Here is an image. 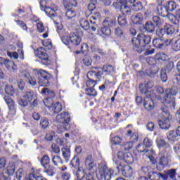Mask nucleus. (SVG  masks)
<instances>
[{
    "label": "nucleus",
    "instance_id": "f257e3e1",
    "mask_svg": "<svg viewBox=\"0 0 180 180\" xmlns=\"http://www.w3.org/2000/svg\"><path fill=\"white\" fill-rule=\"evenodd\" d=\"M132 49L136 53L141 54L143 51H145L144 56H151L155 53V49H147L148 44L151 43V37L150 35H146L144 33H141L137 35V37H133L131 39Z\"/></svg>",
    "mask_w": 180,
    "mask_h": 180
},
{
    "label": "nucleus",
    "instance_id": "f03ea898",
    "mask_svg": "<svg viewBox=\"0 0 180 180\" xmlns=\"http://www.w3.org/2000/svg\"><path fill=\"white\" fill-rule=\"evenodd\" d=\"M157 94H160L162 95L165 92V95L163 97L158 96L157 97L158 101H160L163 105H169L170 108L175 109V98L176 96V94H178V91L175 88L166 89L164 91V88L162 86H158L156 88Z\"/></svg>",
    "mask_w": 180,
    "mask_h": 180
},
{
    "label": "nucleus",
    "instance_id": "7ed1b4c3",
    "mask_svg": "<svg viewBox=\"0 0 180 180\" xmlns=\"http://www.w3.org/2000/svg\"><path fill=\"white\" fill-rule=\"evenodd\" d=\"M113 66L112 65H105L102 68L91 67L90 71L88 72L89 77H93L98 81H101V78L105 74V75H109L111 72H113Z\"/></svg>",
    "mask_w": 180,
    "mask_h": 180
},
{
    "label": "nucleus",
    "instance_id": "20e7f679",
    "mask_svg": "<svg viewBox=\"0 0 180 180\" xmlns=\"http://www.w3.org/2000/svg\"><path fill=\"white\" fill-rule=\"evenodd\" d=\"M162 120H159V126L160 129L167 130L171 127V120H172V115L169 113V106L162 105Z\"/></svg>",
    "mask_w": 180,
    "mask_h": 180
},
{
    "label": "nucleus",
    "instance_id": "39448f33",
    "mask_svg": "<svg viewBox=\"0 0 180 180\" xmlns=\"http://www.w3.org/2000/svg\"><path fill=\"white\" fill-rule=\"evenodd\" d=\"M32 72L34 75L38 78V84L39 86H50L51 75L49 73V72L43 69H34Z\"/></svg>",
    "mask_w": 180,
    "mask_h": 180
},
{
    "label": "nucleus",
    "instance_id": "423d86ee",
    "mask_svg": "<svg viewBox=\"0 0 180 180\" xmlns=\"http://www.w3.org/2000/svg\"><path fill=\"white\" fill-rule=\"evenodd\" d=\"M115 170L108 168L105 164L101 163L98 165L96 176L98 179L110 180Z\"/></svg>",
    "mask_w": 180,
    "mask_h": 180
},
{
    "label": "nucleus",
    "instance_id": "0eeeda50",
    "mask_svg": "<svg viewBox=\"0 0 180 180\" xmlns=\"http://www.w3.org/2000/svg\"><path fill=\"white\" fill-rule=\"evenodd\" d=\"M61 41L63 44L68 46V49H73V47L79 46L81 43V37L77 36L75 33H71L69 37L62 35Z\"/></svg>",
    "mask_w": 180,
    "mask_h": 180
},
{
    "label": "nucleus",
    "instance_id": "6e6552de",
    "mask_svg": "<svg viewBox=\"0 0 180 180\" xmlns=\"http://www.w3.org/2000/svg\"><path fill=\"white\" fill-rule=\"evenodd\" d=\"M34 54L40 60V63L42 65H50L51 60L50 56L47 53V51L44 47H39L34 51Z\"/></svg>",
    "mask_w": 180,
    "mask_h": 180
},
{
    "label": "nucleus",
    "instance_id": "1a4fd4ad",
    "mask_svg": "<svg viewBox=\"0 0 180 180\" xmlns=\"http://www.w3.org/2000/svg\"><path fill=\"white\" fill-rule=\"evenodd\" d=\"M34 98V94H33V92L28 91L25 93V94L22 97L18 98V105H20L22 108H26V106L29 105V102L30 103V102H32Z\"/></svg>",
    "mask_w": 180,
    "mask_h": 180
},
{
    "label": "nucleus",
    "instance_id": "9d476101",
    "mask_svg": "<svg viewBox=\"0 0 180 180\" xmlns=\"http://www.w3.org/2000/svg\"><path fill=\"white\" fill-rule=\"evenodd\" d=\"M168 167H169V159H168V157L162 155L157 158L156 169L158 171H164Z\"/></svg>",
    "mask_w": 180,
    "mask_h": 180
},
{
    "label": "nucleus",
    "instance_id": "9b49d317",
    "mask_svg": "<svg viewBox=\"0 0 180 180\" xmlns=\"http://www.w3.org/2000/svg\"><path fill=\"white\" fill-rule=\"evenodd\" d=\"M4 101L7 105L8 106V115L15 116L16 115V104L12 98L10 96H5Z\"/></svg>",
    "mask_w": 180,
    "mask_h": 180
},
{
    "label": "nucleus",
    "instance_id": "f8f14e48",
    "mask_svg": "<svg viewBox=\"0 0 180 180\" xmlns=\"http://www.w3.org/2000/svg\"><path fill=\"white\" fill-rule=\"evenodd\" d=\"M21 75L22 77H23L24 78H26L28 81V84H30V85H31L32 86H36V85H37V81L36 80V78H34V77H36V75H34V74L33 73V75H30V73L26 70H22L21 72Z\"/></svg>",
    "mask_w": 180,
    "mask_h": 180
},
{
    "label": "nucleus",
    "instance_id": "ddd939ff",
    "mask_svg": "<svg viewBox=\"0 0 180 180\" xmlns=\"http://www.w3.org/2000/svg\"><path fill=\"white\" fill-rule=\"evenodd\" d=\"M56 119L59 123H66L68 126H70L68 123L71 121V116L68 112H65L58 115Z\"/></svg>",
    "mask_w": 180,
    "mask_h": 180
},
{
    "label": "nucleus",
    "instance_id": "4468645a",
    "mask_svg": "<svg viewBox=\"0 0 180 180\" xmlns=\"http://www.w3.org/2000/svg\"><path fill=\"white\" fill-rule=\"evenodd\" d=\"M143 106L146 112H151V110H154L155 104L154 103L153 98H151V96H149V98L144 100Z\"/></svg>",
    "mask_w": 180,
    "mask_h": 180
},
{
    "label": "nucleus",
    "instance_id": "2eb2a0df",
    "mask_svg": "<svg viewBox=\"0 0 180 180\" xmlns=\"http://www.w3.org/2000/svg\"><path fill=\"white\" fill-rule=\"evenodd\" d=\"M161 178L164 180H168V178L171 179H175L176 176V169H171L165 171V174H160Z\"/></svg>",
    "mask_w": 180,
    "mask_h": 180
},
{
    "label": "nucleus",
    "instance_id": "dca6fc26",
    "mask_svg": "<svg viewBox=\"0 0 180 180\" xmlns=\"http://www.w3.org/2000/svg\"><path fill=\"white\" fill-rule=\"evenodd\" d=\"M157 12L158 15L162 18H167L168 20H169V15L171 13H169L166 6L159 4L157 7Z\"/></svg>",
    "mask_w": 180,
    "mask_h": 180
},
{
    "label": "nucleus",
    "instance_id": "f3484780",
    "mask_svg": "<svg viewBox=\"0 0 180 180\" xmlns=\"http://www.w3.org/2000/svg\"><path fill=\"white\" fill-rule=\"evenodd\" d=\"M169 20L172 25H179L180 23V9H177L175 14L169 15Z\"/></svg>",
    "mask_w": 180,
    "mask_h": 180
},
{
    "label": "nucleus",
    "instance_id": "a211bd4d",
    "mask_svg": "<svg viewBox=\"0 0 180 180\" xmlns=\"http://www.w3.org/2000/svg\"><path fill=\"white\" fill-rule=\"evenodd\" d=\"M121 174L125 178H131L133 176V168L129 165H126L122 167Z\"/></svg>",
    "mask_w": 180,
    "mask_h": 180
},
{
    "label": "nucleus",
    "instance_id": "6ab92c4d",
    "mask_svg": "<svg viewBox=\"0 0 180 180\" xmlns=\"http://www.w3.org/2000/svg\"><path fill=\"white\" fill-rule=\"evenodd\" d=\"M80 26H82L84 30H89L91 29V32H96V26L92 25V24H89V21L85 19H82L80 20Z\"/></svg>",
    "mask_w": 180,
    "mask_h": 180
},
{
    "label": "nucleus",
    "instance_id": "aec40b11",
    "mask_svg": "<svg viewBox=\"0 0 180 180\" xmlns=\"http://www.w3.org/2000/svg\"><path fill=\"white\" fill-rule=\"evenodd\" d=\"M96 4L98 0H90V4L87 6V11L85 12L86 18H89L92 15V12L96 9Z\"/></svg>",
    "mask_w": 180,
    "mask_h": 180
},
{
    "label": "nucleus",
    "instance_id": "412c9836",
    "mask_svg": "<svg viewBox=\"0 0 180 180\" xmlns=\"http://www.w3.org/2000/svg\"><path fill=\"white\" fill-rule=\"evenodd\" d=\"M126 137L129 139L131 143H137L139 141V133L136 131H131V129H129L127 131L125 134Z\"/></svg>",
    "mask_w": 180,
    "mask_h": 180
},
{
    "label": "nucleus",
    "instance_id": "4be33fe9",
    "mask_svg": "<svg viewBox=\"0 0 180 180\" xmlns=\"http://www.w3.org/2000/svg\"><path fill=\"white\" fill-rule=\"evenodd\" d=\"M98 33L100 36H103L104 37H109L112 34V30L106 25H103L98 30Z\"/></svg>",
    "mask_w": 180,
    "mask_h": 180
},
{
    "label": "nucleus",
    "instance_id": "5701e85b",
    "mask_svg": "<svg viewBox=\"0 0 180 180\" xmlns=\"http://www.w3.org/2000/svg\"><path fill=\"white\" fill-rule=\"evenodd\" d=\"M44 172L48 176H54L56 175V167L51 164L43 166Z\"/></svg>",
    "mask_w": 180,
    "mask_h": 180
},
{
    "label": "nucleus",
    "instance_id": "b1692460",
    "mask_svg": "<svg viewBox=\"0 0 180 180\" xmlns=\"http://www.w3.org/2000/svg\"><path fill=\"white\" fill-rule=\"evenodd\" d=\"M85 167L88 171H92L94 167L96 165L95 162H94V158H92V155H87L84 162Z\"/></svg>",
    "mask_w": 180,
    "mask_h": 180
},
{
    "label": "nucleus",
    "instance_id": "393cba45",
    "mask_svg": "<svg viewBox=\"0 0 180 180\" xmlns=\"http://www.w3.org/2000/svg\"><path fill=\"white\" fill-rule=\"evenodd\" d=\"M41 95H45L46 96H48V99H53V98H56V91L51 90L49 88H44L41 91Z\"/></svg>",
    "mask_w": 180,
    "mask_h": 180
},
{
    "label": "nucleus",
    "instance_id": "a878e982",
    "mask_svg": "<svg viewBox=\"0 0 180 180\" xmlns=\"http://www.w3.org/2000/svg\"><path fill=\"white\" fill-rule=\"evenodd\" d=\"M131 20L134 25H141L143 20H144V18L141 14L138 13L136 15H132L131 17Z\"/></svg>",
    "mask_w": 180,
    "mask_h": 180
},
{
    "label": "nucleus",
    "instance_id": "bb28decb",
    "mask_svg": "<svg viewBox=\"0 0 180 180\" xmlns=\"http://www.w3.org/2000/svg\"><path fill=\"white\" fill-rule=\"evenodd\" d=\"M61 151L64 160L66 162H68V161H70V158L71 157V149L68 148H62Z\"/></svg>",
    "mask_w": 180,
    "mask_h": 180
},
{
    "label": "nucleus",
    "instance_id": "cd10ccee",
    "mask_svg": "<svg viewBox=\"0 0 180 180\" xmlns=\"http://www.w3.org/2000/svg\"><path fill=\"white\" fill-rule=\"evenodd\" d=\"M87 78H88V80L86 82V86H87V88H95V85H96L98 82V80H94V79H96V78L94 77H89L88 75V72H87Z\"/></svg>",
    "mask_w": 180,
    "mask_h": 180
},
{
    "label": "nucleus",
    "instance_id": "c85d7f7f",
    "mask_svg": "<svg viewBox=\"0 0 180 180\" xmlns=\"http://www.w3.org/2000/svg\"><path fill=\"white\" fill-rule=\"evenodd\" d=\"M50 110H51V112H53L54 115H57L63 110V105H61V103H60V102H57L56 103L53 104Z\"/></svg>",
    "mask_w": 180,
    "mask_h": 180
},
{
    "label": "nucleus",
    "instance_id": "c756f323",
    "mask_svg": "<svg viewBox=\"0 0 180 180\" xmlns=\"http://www.w3.org/2000/svg\"><path fill=\"white\" fill-rule=\"evenodd\" d=\"M153 47L156 49H162L164 47V39L162 38H155L153 40Z\"/></svg>",
    "mask_w": 180,
    "mask_h": 180
},
{
    "label": "nucleus",
    "instance_id": "7c9ffc66",
    "mask_svg": "<svg viewBox=\"0 0 180 180\" xmlns=\"http://www.w3.org/2000/svg\"><path fill=\"white\" fill-rule=\"evenodd\" d=\"M165 6L168 12H174V11L176 9L178 5L176 4V2L174 1H169L166 3Z\"/></svg>",
    "mask_w": 180,
    "mask_h": 180
},
{
    "label": "nucleus",
    "instance_id": "2f4dec72",
    "mask_svg": "<svg viewBox=\"0 0 180 180\" xmlns=\"http://www.w3.org/2000/svg\"><path fill=\"white\" fill-rule=\"evenodd\" d=\"M154 169L151 166H142L141 168V172L142 175H145V176H148L151 172Z\"/></svg>",
    "mask_w": 180,
    "mask_h": 180
},
{
    "label": "nucleus",
    "instance_id": "473e14b6",
    "mask_svg": "<svg viewBox=\"0 0 180 180\" xmlns=\"http://www.w3.org/2000/svg\"><path fill=\"white\" fill-rule=\"evenodd\" d=\"M144 29L148 33H153L155 30V25L151 21H148L145 23Z\"/></svg>",
    "mask_w": 180,
    "mask_h": 180
},
{
    "label": "nucleus",
    "instance_id": "72a5a7b5",
    "mask_svg": "<svg viewBox=\"0 0 180 180\" xmlns=\"http://www.w3.org/2000/svg\"><path fill=\"white\" fill-rule=\"evenodd\" d=\"M164 31L165 33H167V34L172 35L174 34V33H175V27H174V25L167 24L164 27Z\"/></svg>",
    "mask_w": 180,
    "mask_h": 180
},
{
    "label": "nucleus",
    "instance_id": "f704fd0d",
    "mask_svg": "<svg viewBox=\"0 0 180 180\" xmlns=\"http://www.w3.org/2000/svg\"><path fill=\"white\" fill-rule=\"evenodd\" d=\"M114 34L120 39L124 38V30L120 27H117L114 30Z\"/></svg>",
    "mask_w": 180,
    "mask_h": 180
},
{
    "label": "nucleus",
    "instance_id": "c9c22d12",
    "mask_svg": "<svg viewBox=\"0 0 180 180\" xmlns=\"http://www.w3.org/2000/svg\"><path fill=\"white\" fill-rule=\"evenodd\" d=\"M55 27L59 36H63L65 30H64V26L63 25V24L55 22Z\"/></svg>",
    "mask_w": 180,
    "mask_h": 180
},
{
    "label": "nucleus",
    "instance_id": "e433bc0d",
    "mask_svg": "<svg viewBox=\"0 0 180 180\" xmlns=\"http://www.w3.org/2000/svg\"><path fill=\"white\" fill-rule=\"evenodd\" d=\"M103 26H108V27L110 28L112 27V26H114V25H116V21L115 20L111 19L109 17H107L103 20Z\"/></svg>",
    "mask_w": 180,
    "mask_h": 180
},
{
    "label": "nucleus",
    "instance_id": "4c0bfd02",
    "mask_svg": "<svg viewBox=\"0 0 180 180\" xmlns=\"http://www.w3.org/2000/svg\"><path fill=\"white\" fill-rule=\"evenodd\" d=\"M124 162L131 165L133 162H134V158H133V155L130 153H125V158H124Z\"/></svg>",
    "mask_w": 180,
    "mask_h": 180
},
{
    "label": "nucleus",
    "instance_id": "58836bf2",
    "mask_svg": "<svg viewBox=\"0 0 180 180\" xmlns=\"http://www.w3.org/2000/svg\"><path fill=\"white\" fill-rule=\"evenodd\" d=\"M160 174L162 173H157L156 172L154 171V169L150 172L149 176H148V179L150 180H160L161 178V176L160 175Z\"/></svg>",
    "mask_w": 180,
    "mask_h": 180
},
{
    "label": "nucleus",
    "instance_id": "ea45409f",
    "mask_svg": "<svg viewBox=\"0 0 180 180\" xmlns=\"http://www.w3.org/2000/svg\"><path fill=\"white\" fill-rule=\"evenodd\" d=\"M178 136L179 135H178L176 131H169L167 135L168 140L170 141H175Z\"/></svg>",
    "mask_w": 180,
    "mask_h": 180
},
{
    "label": "nucleus",
    "instance_id": "a19ab883",
    "mask_svg": "<svg viewBox=\"0 0 180 180\" xmlns=\"http://www.w3.org/2000/svg\"><path fill=\"white\" fill-rule=\"evenodd\" d=\"M39 162L41 167H46V165H49V164H50V157H49V155H44L40 159Z\"/></svg>",
    "mask_w": 180,
    "mask_h": 180
},
{
    "label": "nucleus",
    "instance_id": "79ce46f5",
    "mask_svg": "<svg viewBox=\"0 0 180 180\" xmlns=\"http://www.w3.org/2000/svg\"><path fill=\"white\" fill-rule=\"evenodd\" d=\"M120 11H121L122 15L126 16V15H130L131 13V8L126 4H123Z\"/></svg>",
    "mask_w": 180,
    "mask_h": 180
},
{
    "label": "nucleus",
    "instance_id": "37998d69",
    "mask_svg": "<svg viewBox=\"0 0 180 180\" xmlns=\"http://www.w3.org/2000/svg\"><path fill=\"white\" fill-rule=\"evenodd\" d=\"M85 175H86V173H85V171L83 169H81V167H78V169L76 172V176H77V179H75V180L84 179Z\"/></svg>",
    "mask_w": 180,
    "mask_h": 180
},
{
    "label": "nucleus",
    "instance_id": "c03bdc74",
    "mask_svg": "<svg viewBox=\"0 0 180 180\" xmlns=\"http://www.w3.org/2000/svg\"><path fill=\"white\" fill-rule=\"evenodd\" d=\"M44 12H45L47 16H49V18H51V19H53V18H56V11L53 8L48 7L45 8V11Z\"/></svg>",
    "mask_w": 180,
    "mask_h": 180
},
{
    "label": "nucleus",
    "instance_id": "a18cd8bd",
    "mask_svg": "<svg viewBox=\"0 0 180 180\" xmlns=\"http://www.w3.org/2000/svg\"><path fill=\"white\" fill-rule=\"evenodd\" d=\"M155 58L158 61H167L168 60V55L164 53H158L155 56Z\"/></svg>",
    "mask_w": 180,
    "mask_h": 180
},
{
    "label": "nucleus",
    "instance_id": "49530a36",
    "mask_svg": "<svg viewBox=\"0 0 180 180\" xmlns=\"http://www.w3.org/2000/svg\"><path fill=\"white\" fill-rule=\"evenodd\" d=\"M139 89L141 94H144V95H147V96H151L148 89L144 83H141L139 84Z\"/></svg>",
    "mask_w": 180,
    "mask_h": 180
},
{
    "label": "nucleus",
    "instance_id": "de8ad7c7",
    "mask_svg": "<svg viewBox=\"0 0 180 180\" xmlns=\"http://www.w3.org/2000/svg\"><path fill=\"white\" fill-rule=\"evenodd\" d=\"M86 95L88 96H97L98 93L94 87L87 88L85 89Z\"/></svg>",
    "mask_w": 180,
    "mask_h": 180
},
{
    "label": "nucleus",
    "instance_id": "09e8293b",
    "mask_svg": "<svg viewBox=\"0 0 180 180\" xmlns=\"http://www.w3.org/2000/svg\"><path fill=\"white\" fill-rule=\"evenodd\" d=\"M153 21L158 27H161L162 26V23H164V20L161 19L159 16L154 15L153 17Z\"/></svg>",
    "mask_w": 180,
    "mask_h": 180
},
{
    "label": "nucleus",
    "instance_id": "8fccbe9b",
    "mask_svg": "<svg viewBox=\"0 0 180 180\" xmlns=\"http://www.w3.org/2000/svg\"><path fill=\"white\" fill-rule=\"evenodd\" d=\"M88 51H89V46H88V44L84 43L80 47V51H77L75 53L76 54H81V53L84 54V53H88Z\"/></svg>",
    "mask_w": 180,
    "mask_h": 180
},
{
    "label": "nucleus",
    "instance_id": "3c124183",
    "mask_svg": "<svg viewBox=\"0 0 180 180\" xmlns=\"http://www.w3.org/2000/svg\"><path fill=\"white\" fill-rule=\"evenodd\" d=\"M52 162L55 167H57L58 164H63V159L58 155H53L52 158Z\"/></svg>",
    "mask_w": 180,
    "mask_h": 180
},
{
    "label": "nucleus",
    "instance_id": "603ef678",
    "mask_svg": "<svg viewBox=\"0 0 180 180\" xmlns=\"http://www.w3.org/2000/svg\"><path fill=\"white\" fill-rule=\"evenodd\" d=\"M117 22L120 26H126V25H127V19H126V15L118 16Z\"/></svg>",
    "mask_w": 180,
    "mask_h": 180
},
{
    "label": "nucleus",
    "instance_id": "864d4df0",
    "mask_svg": "<svg viewBox=\"0 0 180 180\" xmlns=\"http://www.w3.org/2000/svg\"><path fill=\"white\" fill-rule=\"evenodd\" d=\"M40 126L41 129H46L47 127L50 126V122H49V119L47 118H42L40 120Z\"/></svg>",
    "mask_w": 180,
    "mask_h": 180
},
{
    "label": "nucleus",
    "instance_id": "5fc2aeb1",
    "mask_svg": "<svg viewBox=\"0 0 180 180\" xmlns=\"http://www.w3.org/2000/svg\"><path fill=\"white\" fill-rule=\"evenodd\" d=\"M172 49L174 51H180V39H177L172 43Z\"/></svg>",
    "mask_w": 180,
    "mask_h": 180
},
{
    "label": "nucleus",
    "instance_id": "6e6d98bb",
    "mask_svg": "<svg viewBox=\"0 0 180 180\" xmlns=\"http://www.w3.org/2000/svg\"><path fill=\"white\" fill-rule=\"evenodd\" d=\"M136 151H137L138 153H146V151H147V148L146 146V145H144L143 143H139V145H137L136 146Z\"/></svg>",
    "mask_w": 180,
    "mask_h": 180
},
{
    "label": "nucleus",
    "instance_id": "4d7b16f0",
    "mask_svg": "<svg viewBox=\"0 0 180 180\" xmlns=\"http://www.w3.org/2000/svg\"><path fill=\"white\" fill-rule=\"evenodd\" d=\"M15 165H10L7 167L6 172L5 173L7 174V175H8V176H12V175H13V174H15Z\"/></svg>",
    "mask_w": 180,
    "mask_h": 180
},
{
    "label": "nucleus",
    "instance_id": "13d9d810",
    "mask_svg": "<svg viewBox=\"0 0 180 180\" xmlns=\"http://www.w3.org/2000/svg\"><path fill=\"white\" fill-rule=\"evenodd\" d=\"M174 62L169 61L166 63L164 71H165L166 72H171V71L174 70Z\"/></svg>",
    "mask_w": 180,
    "mask_h": 180
},
{
    "label": "nucleus",
    "instance_id": "bf43d9fd",
    "mask_svg": "<svg viewBox=\"0 0 180 180\" xmlns=\"http://www.w3.org/2000/svg\"><path fill=\"white\" fill-rule=\"evenodd\" d=\"M132 9L135 12H139L143 9V4L140 1H138L132 5Z\"/></svg>",
    "mask_w": 180,
    "mask_h": 180
},
{
    "label": "nucleus",
    "instance_id": "052dcab7",
    "mask_svg": "<svg viewBox=\"0 0 180 180\" xmlns=\"http://www.w3.org/2000/svg\"><path fill=\"white\" fill-rule=\"evenodd\" d=\"M65 16L68 19H72V18H75L77 16V13L72 9H68L65 13Z\"/></svg>",
    "mask_w": 180,
    "mask_h": 180
},
{
    "label": "nucleus",
    "instance_id": "680f3d73",
    "mask_svg": "<svg viewBox=\"0 0 180 180\" xmlns=\"http://www.w3.org/2000/svg\"><path fill=\"white\" fill-rule=\"evenodd\" d=\"M70 165H72L73 168H77V167H79V158L74 157L70 162Z\"/></svg>",
    "mask_w": 180,
    "mask_h": 180
},
{
    "label": "nucleus",
    "instance_id": "e2e57ef3",
    "mask_svg": "<svg viewBox=\"0 0 180 180\" xmlns=\"http://www.w3.org/2000/svg\"><path fill=\"white\" fill-rule=\"evenodd\" d=\"M111 142L113 146H119L122 143V138L118 136H115L111 139Z\"/></svg>",
    "mask_w": 180,
    "mask_h": 180
},
{
    "label": "nucleus",
    "instance_id": "0e129e2a",
    "mask_svg": "<svg viewBox=\"0 0 180 180\" xmlns=\"http://www.w3.org/2000/svg\"><path fill=\"white\" fill-rule=\"evenodd\" d=\"M53 99L51 98H46L44 101V105L49 109V110L51 109L53 105Z\"/></svg>",
    "mask_w": 180,
    "mask_h": 180
},
{
    "label": "nucleus",
    "instance_id": "69168bd1",
    "mask_svg": "<svg viewBox=\"0 0 180 180\" xmlns=\"http://www.w3.org/2000/svg\"><path fill=\"white\" fill-rule=\"evenodd\" d=\"M83 63L86 67H90V65H92V59L89 56H86L83 58Z\"/></svg>",
    "mask_w": 180,
    "mask_h": 180
},
{
    "label": "nucleus",
    "instance_id": "338daca9",
    "mask_svg": "<svg viewBox=\"0 0 180 180\" xmlns=\"http://www.w3.org/2000/svg\"><path fill=\"white\" fill-rule=\"evenodd\" d=\"M5 92L7 95H13V94H15V89H13V86L6 85L5 86Z\"/></svg>",
    "mask_w": 180,
    "mask_h": 180
},
{
    "label": "nucleus",
    "instance_id": "774afa93",
    "mask_svg": "<svg viewBox=\"0 0 180 180\" xmlns=\"http://www.w3.org/2000/svg\"><path fill=\"white\" fill-rule=\"evenodd\" d=\"M143 143L145 146H146V148H150V147H153V141L148 137H146L143 139Z\"/></svg>",
    "mask_w": 180,
    "mask_h": 180
}]
</instances>
